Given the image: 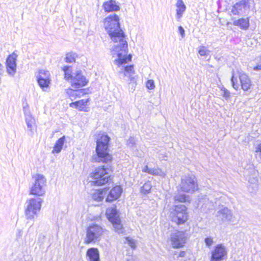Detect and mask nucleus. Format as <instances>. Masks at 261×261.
<instances>
[{"label": "nucleus", "mask_w": 261, "mask_h": 261, "mask_svg": "<svg viewBox=\"0 0 261 261\" xmlns=\"http://www.w3.org/2000/svg\"><path fill=\"white\" fill-rule=\"evenodd\" d=\"M103 25L112 41L115 43L111 49V53L112 56L116 55L120 58L115 61L117 64L119 65L120 59L126 53L127 43L125 34L120 28L119 16L115 14L109 15L103 19Z\"/></svg>", "instance_id": "obj_1"}, {"label": "nucleus", "mask_w": 261, "mask_h": 261, "mask_svg": "<svg viewBox=\"0 0 261 261\" xmlns=\"http://www.w3.org/2000/svg\"><path fill=\"white\" fill-rule=\"evenodd\" d=\"M110 138L107 135L102 134L97 139L96 148V154L92 159L96 162L109 163L112 160V157L108 152V146Z\"/></svg>", "instance_id": "obj_2"}, {"label": "nucleus", "mask_w": 261, "mask_h": 261, "mask_svg": "<svg viewBox=\"0 0 261 261\" xmlns=\"http://www.w3.org/2000/svg\"><path fill=\"white\" fill-rule=\"evenodd\" d=\"M64 72V79L69 82L74 89H79L86 86L88 80L83 75L81 71L71 72V67L64 66L62 67Z\"/></svg>", "instance_id": "obj_3"}, {"label": "nucleus", "mask_w": 261, "mask_h": 261, "mask_svg": "<svg viewBox=\"0 0 261 261\" xmlns=\"http://www.w3.org/2000/svg\"><path fill=\"white\" fill-rule=\"evenodd\" d=\"M112 171V166L109 165L96 168L90 174V178L94 179L91 181L92 185L99 186L108 182L111 179Z\"/></svg>", "instance_id": "obj_4"}, {"label": "nucleus", "mask_w": 261, "mask_h": 261, "mask_svg": "<svg viewBox=\"0 0 261 261\" xmlns=\"http://www.w3.org/2000/svg\"><path fill=\"white\" fill-rule=\"evenodd\" d=\"M42 200L40 198H32L25 202L24 214L27 219L33 220L37 217L41 207Z\"/></svg>", "instance_id": "obj_5"}, {"label": "nucleus", "mask_w": 261, "mask_h": 261, "mask_svg": "<svg viewBox=\"0 0 261 261\" xmlns=\"http://www.w3.org/2000/svg\"><path fill=\"white\" fill-rule=\"evenodd\" d=\"M128 53V46L127 47L126 49V53L125 55H124V57L121 58L122 59H120L121 62L119 65L115 63V61L119 59L120 58H119L116 55L115 56H112L113 58H115L114 60V63L115 65H117L118 66V68H119L118 72L119 73H123L124 76H127V74H128L129 78L131 81H133L135 80L134 77H133L132 75L135 73V71L134 70V67L133 65L130 66H125V64L127 63L128 62L132 60V55H127Z\"/></svg>", "instance_id": "obj_6"}, {"label": "nucleus", "mask_w": 261, "mask_h": 261, "mask_svg": "<svg viewBox=\"0 0 261 261\" xmlns=\"http://www.w3.org/2000/svg\"><path fill=\"white\" fill-rule=\"evenodd\" d=\"M188 217L187 208L184 205H175L170 211V217L172 222L178 225L184 224L188 220Z\"/></svg>", "instance_id": "obj_7"}, {"label": "nucleus", "mask_w": 261, "mask_h": 261, "mask_svg": "<svg viewBox=\"0 0 261 261\" xmlns=\"http://www.w3.org/2000/svg\"><path fill=\"white\" fill-rule=\"evenodd\" d=\"M179 187L182 192L188 193H193L198 189L194 175L190 174L181 177Z\"/></svg>", "instance_id": "obj_8"}, {"label": "nucleus", "mask_w": 261, "mask_h": 261, "mask_svg": "<svg viewBox=\"0 0 261 261\" xmlns=\"http://www.w3.org/2000/svg\"><path fill=\"white\" fill-rule=\"evenodd\" d=\"M103 232L101 226L96 224L90 225L86 229V237L85 243L90 244L99 241Z\"/></svg>", "instance_id": "obj_9"}, {"label": "nucleus", "mask_w": 261, "mask_h": 261, "mask_svg": "<svg viewBox=\"0 0 261 261\" xmlns=\"http://www.w3.org/2000/svg\"><path fill=\"white\" fill-rule=\"evenodd\" d=\"M34 182L30 189V194L38 196H42L45 193L46 180L42 174H36L33 177Z\"/></svg>", "instance_id": "obj_10"}, {"label": "nucleus", "mask_w": 261, "mask_h": 261, "mask_svg": "<svg viewBox=\"0 0 261 261\" xmlns=\"http://www.w3.org/2000/svg\"><path fill=\"white\" fill-rule=\"evenodd\" d=\"M254 6V0H241L231 7L230 12L234 15H242Z\"/></svg>", "instance_id": "obj_11"}, {"label": "nucleus", "mask_w": 261, "mask_h": 261, "mask_svg": "<svg viewBox=\"0 0 261 261\" xmlns=\"http://www.w3.org/2000/svg\"><path fill=\"white\" fill-rule=\"evenodd\" d=\"M187 234L183 231L174 232L170 236L171 245L174 248H179L184 247L187 242Z\"/></svg>", "instance_id": "obj_12"}, {"label": "nucleus", "mask_w": 261, "mask_h": 261, "mask_svg": "<svg viewBox=\"0 0 261 261\" xmlns=\"http://www.w3.org/2000/svg\"><path fill=\"white\" fill-rule=\"evenodd\" d=\"M227 254V251L226 248L222 244L218 245L212 253L211 261H221Z\"/></svg>", "instance_id": "obj_13"}, {"label": "nucleus", "mask_w": 261, "mask_h": 261, "mask_svg": "<svg viewBox=\"0 0 261 261\" xmlns=\"http://www.w3.org/2000/svg\"><path fill=\"white\" fill-rule=\"evenodd\" d=\"M216 216L218 219L223 222H233L234 221V217L231 211L226 207H222L217 212Z\"/></svg>", "instance_id": "obj_14"}, {"label": "nucleus", "mask_w": 261, "mask_h": 261, "mask_svg": "<svg viewBox=\"0 0 261 261\" xmlns=\"http://www.w3.org/2000/svg\"><path fill=\"white\" fill-rule=\"evenodd\" d=\"M16 58L17 55L13 54L10 55L6 60L7 72L12 76L14 75L16 72Z\"/></svg>", "instance_id": "obj_15"}, {"label": "nucleus", "mask_w": 261, "mask_h": 261, "mask_svg": "<svg viewBox=\"0 0 261 261\" xmlns=\"http://www.w3.org/2000/svg\"><path fill=\"white\" fill-rule=\"evenodd\" d=\"M122 193V188L119 186H116L112 189L109 192L106 198V201L112 202L117 199Z\"/></svg>", "instance_id": "obj_16"}, {"label": "nucleus", "mask_w": 261, "mask_h": 261, "mask_svg": "<svg viewBox=\"0 0 261 261\" xmlns=\"http://www.w3.org/2000/svg\"><path fill=\"white\" fill-rule=\"evenodd\" d=\"M198 197L199 202L198 205V206L201 207L210 209L213 206L214 203L216 202L212 199L210 200V198L207 197L206 195L200 194Z\"/></svg>", "instance_id": "obj_17"}, {"label": "nucleus", "mask_w": 261, "mask_h": 261, "mask_svg": "<svg viewBox=\"0 0 261 261\" xmlns=\"http://www.w3.org/2000/svg\"><path fill=\"white\" fill-rule=\"evenodd\" d=\"M102 8L106 12L118 11L120 9L119 5L114 0H110L104 2Z\"/></svg>", "instance_id": "obj_18"}, {"label": "nucleus", "mask_w": 261, "mask_h": 261, "mask_svg": "<svg viewBox=\"0 0 261 261\" xmlns=\"http://www.w3.org/2000/svg\"><path fill=\"white\" fill-rule=\"evenodd\" d=\"M240 83L242 88L244 91H247L251 86V81L248 76L243 71H239V73Z\"/></svg>", "instance_id": "obj_19"}, {"label": "nucleus", "mask_w": 261, "mask_h": 261, "mask_svg": "<svg viewBox=\"0 0 261 261\" xmlns=\"http://www.w3.org/2000/svg\"><path fill=\"white\" fill-rule=\"evenodd\" d=\"M186 10V6L182 0H177L176 4L175 17L178 21H180L184 12Z\"/></svg>", "instance_id": "obj_20"}, {"label": "nucleus", "mask_w": 261, "mask_h": 261, "mask_svg": "<svg viewBox=\"0 0 261 261\" xmlns=\"http://www.w3.org/2000/svg\"><path fill=\"white\" fill-rule=\"evenodd\" d=\"M89 99H83L79 101L71 102L70 103V107L72 108H75L81 111L88 112V108H86Z\"/></svg>", "instance_id": "obj_21"}, {"label": "nucleus", "mask_w": 261, "mask_h": 261, "mask_svg": "<svg viewBox=\"0 0 261 261\" xmlns=\"http://www.w3.org/2000/svg\"><path fill=\"white\" fill-rule=\"evenodd\" d=\"M106 215L109 220L112 223L120 219L117 210L113 207L107 209Z\"/></svg>", "instance_id": "obj_22"}, {"label": "nucleus", "mask_w": 261, "mask_h": 261, "mask_svg": "<svg viewBox=\"0 0 261 261\" xmlns=\"http://www.w3.org/2000/svg\"><path fill=\"white\" fill-rule=\"evenodd\" d=\"M25 122L27 125L28 130L30 132V135L34 134V129L35 127V119L32 117L29 113L25 112Z\"/></svg>", "instance_id": "obj_23"}, {"label": "nucleus", "mask_w": 261, "mask_h": 261, "mask_svg": "<svg viewBox=\"0 0 261 261\" xmlns=\"http://www.w3.org/2000/svg\"><path fill=\"white\" fill-rule=\"evenodd\" d=\"M108 189L96 190L92 195V198L96 201H101L108 193Z\"/></svg>", "instance_id": "obj_24"}, {"label": "nucleus", "mask_w": 261, "mask_h": 261, "mask_svg": "<svg viewBox=\"0 0 261 261\" xmlns=\"http://www.w3.org/2000/svg\"><path fill=\"white\" fill-rule=\"evenodd\" d=\"M234 25L240 27L242 30H247L249 27V18H241L237 20H234L233 21Z\"/></svg>", "instance_id": "obj_25"}, {"label": "nucleus", "mask_w": 261, "mask_h": 261, "mask_svg": "<svg viewBox=\"0 0 261 261\" xmlns=\"http://www.w3.org/2000/svg\"><path fill=\"white\" fill-rule=\"evenodd\" d=\"M90 261H99V251L97 248H91L87 252Z\"/></svg>", "instance_id": "obj_26"}, {"label": "nucleus", "mask_w": 261, "mask_h": 261, "mask_svg": "<svg viewBox=\"0 0 261 261\" xmlns=\"http://www.w3.org/2000/svg\"><path fill=\"white\" fill-rule=\"evenodd\" d=\"M65 141V137L64 136H62L58 140H57L56 142V143L54 146L53 150L52 152L53 153H59L61 152L63 145Z\"/></svg>", "instance_id": "obj_27"}, {"label": "nucleus", "mask_w": 261, "mask_h": 261, "mask_svg": "<svg viewBox=\"0 0 261 261\" xmlns=\"http://www.w3.org/2000/svg\"><path fill=\"white\" fill-rule=\"evenodd\" d=\"M67 93L71 100H73L76 97H80L81 96L85 94L84 90L83 89L74 90L72 89H68L67 90Z\"/></svg>", "instance_id": "obj_28"}, {"label": "nucleus", "mask_w": 261, "mask_h": 261, "mask_svg": "<svg viewBox=\"0 0 261 261\" xmlns=\"http://www.w3.org/2000/svg\"><path fill=\"white\" fill-rule=\"evenodd\" d=\"M37 79L42 78L43 79H48L51 81L50 74L49 71L44 69L39 70L37 75H36Z\"/></svg>", "instance_id": "obj_29"}, {"label": "nucleus", "mask_w": 261, "mask_h": 261, "mask_svg": "<svg viewBox=\"0 0 261 261\" xmlns=\"http://www.w3.org/2000/svg\"><path fill=\"white\" fill-rule=\"evenodd\" d=\"M174 200L180 202H190V197L185 194H177L174 196Z\"/></svg>", "instance_id": "obj_30"}, {"label": "nucleus", "mask_w": 261, "mask_h": 261, "mask_svg": "<svg viewBox=\"0 0 261 261\" xmlns=\"http://www.w3.org/2000/svg\"><path fill=\"white\" fill-rule=\"evenodd\" d=\"M38 83L39 86L43 90L45 88H47L49 87V85L50 84V81L48 80V79H43L42 78L37 79Z\"/></svg>", "instance_id": "obj_31"}, {"label": "nucleus", "mask_w": 261, "mask_h": 261, "mask_svg": "<svg viewBox=\"0 0 261 261\" xmlns=\"http://www.w3.org/2000/svg\"><path fill=\"white\" fill-rule=\"evenodd\" d=\"M115 231L118 233H123L124 228L120 223V220L112 223Z\"/></svg>", "instance_id": "obj_32"}, {"label": "nucleus", "mask_w": 261, "mask_h": 261, "mask_svg": "<svg viewBox=\"0 0 261 261\" xmlns=\"http://www.w3.org/2000/svg\"><path fill=\"white\" fill-rule=\"evenodd\" d=\"M123 242L124 244H128L133 249L136 247L135 241L129 237L124 238L123 239Z\"/></svg>", "instance_id": "obj_33"}, {"label": "nucleus", "mask_w": 261, "mask_h": 261, "mask_svg": "<svg viewBox=\"0 0 261 261\" xmlns=\"http://www.w3.org/2000/svg\"><path fill=\"white\" fill-rule=\"evenodd\" d=\"M199 54L201 56H207L210 54V51L204 46H199L198 48Z\"/></svg>", "instance_id": "obj_34"}, {"label": "nucleus", "mask_w": 261, "mask_h": 261, "mask_svg": "<svg viewBox=\"0 0 261 261\" xmlns=\"http://www.w3.org/2000/svg\"><path fill=\"white\" fill-rule=\"evenodd\" d=\"M148 174L153 175H160L162 176H164L165 174L162 171L154 168H149L148 171Z\"/></svg>", "instance_id": "obj_35"}, {"label": "nucleus", "mask_w": 261, "mask_h": 261, "mask_svg": "<svg viewBox=\"0 0 261 261\" xmlns=\"http://www.w3.org/2000/svg\"><path fill=\"white\" fill-rule=\"evenodd\" d=\"M151 187L152 186L150 182L148 181L145 182L142 187L141 192L144 194L149 193V191L151 189Z\"/></svg>", "instance_id": "obj_36"}, {"label": "nucleus", "mask_w": 261, "mask_h": 261, "mask_svg": "<svg viewBox=\"0 0 261 261\" xmlns=\"http://www.w3.org/2000/svg\"><path fill=\"white\" fill-rule=\"evenodd\" d=\"M65 61L67 63H73L75 61V54L69 53L66 55Z\"/></svg>", "instance_id": "obj_37"}, {"label": "nucleus", "mask_w": 261, "mask_h": 261, "mask_svg": "<svg viewBox=\"0 0 261 261\" xmlns=\"http://www.w3.org/2000/svg\"><path fill=\"white\" fill-rule=\"evenodd\" d=\"M146 87L148 89L152 90L155 88L154 82L153 80H149L146 82Z\"/></svg>", "instance_id": "obj_38"}, {"label": "nucleus", "mask_w": 261, "mask_h": 261, "mask_svg": "<svg viewBox=\"0 0 261 261\" xmlns=\"http://www.w3.org/2000/svg\"><path fill=\"white\" fill-rule=\"evenodd\" d=\"M221 94L225 98H228L230 96L229 91L224 87L221 89Z\"/></svg>", "instance_id": "obj_39"}, {"label": "nucleus", "mask_w": 261, "mask_h": 261, "mask_svg": "<svg viewBox=\"0 0 261 261\" xmlns=\"http://www.w3.org/2000/svg\"><path fill=\"white\" fill-rule=\"evenodd\" d=\"M231 82L233 88L236 90L238 89L239 88V84L237 83V78L234 77L233 73H232V75L231 79Z\"/></svg>", "instance_id": "obj_40"}, {"label": "nucleus", "mask_w": 261, "mask_h": 261, "mask_svg": "<svg viewBox=\"0 0 261 261\" xmlns=\"http://www.w3.org/2000/svg\"><path fill=\"white\" fill-rule=\"evenodd\" d=\"M128 146L130 147H136V140L134 137H130L127 141Z\"/></svg>", "instance_id": "obj_41"}, {"label": "nucleus", "mask_w": 261, "mask_h": 261, "mask_svg": "<svg viewBox=\"0 0 261 261\" xmlns=\"http://www.w3.org/2000/svg\"><path fill=\"white\" fill-rule=\"evenodd\" d=\"M256 156L261 162V143H259L256 148Z\"/></svg>", "instance_id": "obj_42"}, {"label": "nucleus", "mask_w": 261, "mask_h": 261, "mask_svg": "<svg viewBox=\"0 0 261 261\" xmlns=\"http://www.w3.org/2000/svg\"><path fill=\"white\" fill-rule=\"evenodd\" d=\"M205 243L207 246L210 247L213 244V239L211 237L205 239Z\"/></svg>", "instance_id": "obj_43"}, {"label": "nucleus", "mask_w": 261, "mask_h": 261, "mask_svg": "<svg viewBox=\"0 0 261 261\" xmlns=\"http://www.w3.org/2000/svg\"><path fill=\"white\" fill-rule=\"evenodd\" d=\"M22 231L20 230H18L16 234V240L17 241L19 242L22 240Z\"/></svg>", "instance_id": "obj_44"}, {"label": "nucleus", "mask_w": 261, "mask_h": 261, "mask_svg": "<svg viewBox=\"0 0 261 261\" xmlns=\"http://www.w3.org/2000/svg\"><path fill=\"white\" fill-rule=\"evenodd\" d=\"M253 70L255 71L261 70V56L260 57L259 62L253 67Z\"/></svg>", "instance_id": "obj_45"}, {"label": "nucleus", "mask_w": 261, "mask_h": 261, "mask_svg": "<svg viewBox=\"0 0 261 261\" xmlns=\"http://www.w3.org/2000/svg\"><path fill=\"white\" fill-rule=\"evenodd\" d=\"M178 32L179 33V34H180L181 37L182 38L184 37L185 35V30L184 29V28L181 26H179L178 28Z\"/></svg>", "instance_id": "obj_46"}, {"label": "nucleus", "mask_w": 261, "mask_h": 261, "mask_svg": "<svg viewBox=\"0 0 261 261\" xmlns=\"http://www.w3.org/2000/svg\"><path fill=\"white\" fill-rule=\"evenodd\" d=\"M248 181L250 183L256 184L257 182V179L256 177H253V179L249 178Z\"/></svg>", "instance_id": "obj_47"}, {"label": "nucleus", "mask_w": 261, "mask_h": 261, "mask_svg": "<svg viewBox=\"0 0 261 261\" xmlns=\"http://www.w3.org/2000/svg\"><path fill=\"white\" fill-rule=\"evenodd\" d=\"M149 169V168H148V167L147 166H146L143 168L142 171L144 172H147L148 173Z\"/></svg>", "instance_id": "obj_48"}, {"label": "nucleus", "mask_w": 261, "mask_h": 261, "mask_svg": "<svg viewBox=\"0 0 261 261\" xmlns=\"http://www.w3.org/2000/svg\"><path fill=\"white\" fill-rule=\"evenodd\" d=\"M159 157L162 160H167V159H166L167 156H164V155H162V154H160L159 155Z\"/></svg>", "instance_id": "obj_49"}, {"label": "nucleus", "mask_w": 261, "mask_h": 261, "mask_svg": "<svg viewBox=\"0 0 261 261\" xmlns=\"http://www.w3.org/2000/svg\"><path fill=\"white\" fill-rule=\"evenodd\" d=\"M185 255V251H180L179 253V257H184Z\"/></svg>", "instance_id": "obj_50"}, {"label": "nucleus", "mask_w": 261, "mask_h": 261, "mask_svg": "<svg viewBox=\"0 0 261 261\" xmlns=\"http://www.w3.org/2000/svg\"><path fill=\"white\" fill-rule=\"evenodd\" d=\"M127 261H137V260H136L135 259H134L133 258H130V259H127Z\"/></svg>", "instance_id": "obj_51"}]
</instances>
